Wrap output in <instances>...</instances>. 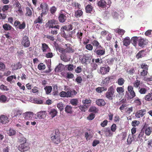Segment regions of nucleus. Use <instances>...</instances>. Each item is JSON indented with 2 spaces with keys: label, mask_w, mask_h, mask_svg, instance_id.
Listing matches in <instances>:
<instances>
[{
  "label": "nucleus",
  "mask_w": 152,
  "mask_h": 152,
  "mask_svg": "<svg viewBox=\"0 0 152 152\" xmlns=\"http://www.w3.org/2000/svg\"><path fill=\"white\" fill-rule=\"evenodd\" d=\"M141 84H142V82H141L139 80H137L133 83V85L134 87L136 88H139V89H140V86Z\"/></svg>",
  "instance_id": "nucleus-32"
},
{
  "label": "nucleus",
  "mask_w": 152,
  "mask_h": 152,
  "mask_svg": "<svg viewBox=\"0 0 152 152\" xmlns=\"http://www.w3.org/2000/svg\"><path fill=\"white\" fill-rule=\"evenodd\" d=\"M138 40V38L137 37H132L131 40L132 43L134 46H136Z\"/></svg>",
  "instance_id": "nucleus-42"
},
{
  "label": "nucleus",
  "mask_w": 152,
  "mask_h": 152,
  "mask_svg": "<svg viewBox=\"0 0 152 152\" xmlns=\"http://www.w3.org/2000/svg\"><path fill=\"white\" fill-rule=\"evenodd\" d=\"M21 44L25 48L28 47L29 46L30 43L28 36H25L23 37Z\"/></svg>",
  "instance_id": "nucleus-11"
},
{
  "label": "nucleus",
  "mask_w": 152,
  "mask_h": 152,
  "mask_svg": "<svg viewBox=\"0 0 152 152\" xmlns=\"http://www.w3.org/2000/svg\"><path fill=\"white\" fill-rule=\"evenodd\" d=\"M66 18V14L60 13L58 17L59 21L61 23H64Z\"/></svg>",
  "instance_id": "nucleus-23"
},
{
  "label": "nucleus",
  "mask_w": 152,
  "mask_h": 152,
  "mask_svg": "<svg viewBox=\"0 0 152 152\" xmlns=\"http://www.w3.org/2000/svg\"><path fill=\"white\" fill-rule=\"evenodd\" d=\"M97 4L99 7L106 9V8L108 9L110 7L111 2L110 0L106 2L104 0H100L98 1Z\"/></svg>",
  "instance_id": "nucleus-5"
},
{
  "label": "nucleus",
  "mask_w": 152,
  "mask_h": 152,
  "mask_svg": "<svg viewBox=\"0 0 152 152\" xmlns=\"http://www.w3.org/2000/svg\"><path fill=\"white\" fill-rule=\"evenodd\" d=\"M138 45L141 48H143L148 44V40L145 38H141L138 40Z\"/></svg>",
  "instance_id": "nucleus-13"
},
{
  "label": "nucleus",
  "mask_w": 152,
  "mask_h": 152,
  "mask_svg": "<svg viewBox=\"0 0 152 152\" xmlns=\"http://www.w3.org/2000/svg\"><path fill=\"white\" fill-rule=\"evenodd\" d=\"M73 28V25L72 24H69L67 25V26H65L64 27H62L61 29H67V30L71 31L72 30Z\"/></svg>",
  "instance_id": "nucleus-55"
},
{
  "label": "nucleus",
  "mask_w": 152,
  "mask_h": 152,
  "mask_svg": "<svg viewBox=\"0 0 152 152\" xmlns=\"http://www.w3.org/2000/svg\"><path fill=\"white\" fill-rule=\"evenodd\" d=\"M142 129L144 130L146 135L149 136L152 132V127L148 126V125L145 123L143 126Z\"/></svg>",
  "instance_id": "nucleus-10"
},
{
  "label": "nucleus",
  "mask_w": 152,
  "mask_h": 152,
  "mask_svg": "<svg viewBox=\"0 0 152 152\" xmlns=\"http://www.w3.org/2000/svg\"><path fill=\"white\" fill-rule=\"evenodd\" d=\"M145 54V51L141 50L136 55V58L137 59L142 58L144 57Z\"/></svg>",
  "instance_id": "nucleus-28"
},
{
  "label": "nucleus",
  "mask_w": 152,
  "mask_h": 152,
  "mask_svg": "<svg viewBox=\"0 0 152 152\" xmlns=\"http://www.w3.org/2000/svg\"><path fill=\"white\" fill-rule=\"evenodd\" d=\"M91 44L93 46L95 47L96 48L101 46L99 42L96 40H93L91 42Z\"/></svg>",
  "instance_id": "nucleus-36"
},
{
  "label": "nucleus",
  "mask_w": 152,
  "mask_h": 152,
  "mask_svg": "<svg viewBox=\"0 0 152 152\" xmlns=\"http://www.w3.org/2000/svg\"><path fill=\"white\" fill-rule=\"evenodd\" d=\"M41 50L43 52L45 53L47 52L50 51V49L48 45L45 43L42 44Z\"/></svg>",
  "instance_id": "nucleus-22"
},
{
  "label": "nucleus",
  "mask_w": 152,
  "mask_h": 152,
  "mask_svg": "<svg viewBox=\"0 0 152 152\" xmlns=\"http://www.w3.org/2000/svg\"><path fill=\"white\" fill-rule=\"evenodd\" d=\"M9 121L8 117L6 115H1L0 116V122L2 124H5Z\"/></svg>",
  "instance_id": "nucleus-18"
},
{
  "label": "nucleus",
  "mask_w": 152,
  "mask_h": 152,
  "mask_svg": "<svg viewBox=\"0 0 152 152\" xmlns=\"http://www.w3.org/2000/svg\"><path fill=\"white\" fill-rule=\"evenodd\" d=\"M127 90L128 91H126L125 96L128 100L131 99L136 96V94L133 90V87L132 86H128Z\"/></svg>",
  "instance_id": "nucleus-3"
},
{
  "label": "nucleus",
  "mask_w": 152,
  "mask_h": 152,
  "mask_svg": "<svg viewBox=\"0 0 152 152\" xmlns=\"http://www.w3.org/2000/svg\"><path fill=\"white\" fill-rule=\"evenodd\" d=\"M85 10L87 13H90L92 11V7L91 5L88 4L86 7Z\"/></svg>",
  "instance_id": "nucleus-41"
},
{
  "label": "nucleus",
  "mask_w": 152,
  "mask_h": 152,
  "mask_svg": "<svg viewBox=\"0 0 152 152\" xmlns=\"http://www.w3.org/2000/svg\"><path fill=\"white\" fill-rule=\"evenodd\" d=\"M57 21L54 19L49 20L47 23V27L49 28H53L54 27V25L57 24Z\"/></svg>",
  "instance_id": "nucleus-20"
},
{
  "label": "nucleus",
  "mask_w": 152,
  "mask_h": 152,
  "mask_svg": "<svg viewBox=\"0 0 152 152\" xmlns=\"http://www.w3.org/2000/svg\"><path fill=\"white\" fill-rule=\"evenodd\" d=\"M65 45L66 48L64 49L59 46L57 44H55V45L56 50H58L60 53H73L75 51V50L70 44H66Z\"/></svg>",
  "instance_id": "nucleus-1"
},
{
  "label": "nucleus",
  "mask_w": 152,
  "mask_h": 152,
  "mask_svg": "<svg viewBox=\"0 0 152 152\" xmlns=\"http://www.w3.org/2000/svg\"><path fill=\"white\" fill-rule=\"evenodd\" d=\"M70 102L72 105L76 106L78 104V102L77 99H71Z\"/></svg>",
  "instance_id": "nucleus-48"
},
{
  "label": "nucleus",
  "mask_w": 152,
  "mask_h": 152,
  "mask_svg": "<svg viewBox=\"0 0 152 152\" xmlns=\"http://www.w3.org/2000/svg\"><path fill=\"white\" fill-rule=\"evenodd\" d=\"M0 89L4 91H8L9 90V88L7 86H6L3 84H1L0 86Z\"/></svg>",
  "instance_id": "nucleus-59"
},
{
  "label": "nucleus",
  "mask_w": 152,
  "mask_h": 152,
  "mask_svg": "<svg viewBox=\"0 0 152 152\" xmlns=\"http://www.w3.org/2000/svg\"><path fill=\"white\" fill-rule=\"evenodd\" d=\"M94 52L96 55L99 57L104 55L105 53V49L102 46L95 48Z\"/></svg>",
  "instance_id": "nucleus-6"
},
{
  "label": "nucleus",
  "mask_w": 152,
  "mask_h": 152,
  "mask_svg": "<svg viewBox=\"0 0 152 152\" xmlns=\"http://www.w3.org/2000/svg\"><path fill=\"white\" fill-rule=\"evenodd\" d=\"M57 106L58 108L61 111H62L64 110V104L62 102H59L57 104Z\"/></svg>",
  "instance_id": "nucleus-49"
},
{
  "label": "nucleus",
  "mask_w": 152,
  "mask_h": 152,
  "mask_svg": "<svg viewBox=\"0 0 152 152\" xmlns=\"http://www.w3.org/2000/svg\"><path fill=\"white\" fill-rule=\"evenodd\" d=\"M42 16H41H41H39L37 18L35 19L34 21V23L35 24L37 23H42L43 21Z\"/></svg>",
  "instance_id": "nucleus-46"
},
{
  "label": "nucleus",
  "mask_w": 152,
  "mask_h": 152,
  "mask_svg": "<svg viewBox=\"0 0 152 152\" xmlns=\"http://www.w3.org/2000/svg\"><path fill=\"white\" fill-rule=\"evenodd\" d=\"M85 48L89 51H92L93 49V46L91 44H88L86 45Z\"/></svg>",
  "instance_id": "nucleus-58"
},
{
  "label": "nucleus",
  "mask_w": 152,
  "mask_h": 152,
  "mask_svg": "<svg viewBox=\"0 0 152 152\" xmlns=\"http://www.w3.org/2000/svg\"><path fill=\"white\" fill-rule=\"evenodd\" d=\"M107 88L105 87H98L96 88V91L98 93L101 94L103 91H107Z\"/></svg>",
  "instance_id": "nucleus-31"
},
{
  "label": "nucleus",
  "mask_w": 152,
  "mask_h": 152,
  "mask_svg": "<svg viewBox=\"0 0 152 152\" xmlns=\"http://www.w3.org/2000/svg\"><path fill=\"white\" fill-rule=\"evenodd\" d=\"M139 89V92L141 94H145L146 93L147 91V89L145 88H140Z\"/></svg>",
  "instance_id": "nucleus-50"
},
{
  "label": "nucleus",
  "mask_w": 152,
  "mask_h": 152,
  "mask_svg": "<svg viewBox=\"0 0 152 152\" xmlns=\"http://www.w3.org/2000/svg\"><path fill=\"white\" fill-rule=\"evenodd\" d=\"M14 25L16 27L20 29H24L26 27L25 23L24 22H23L22 24H20L19 21L15 20L14 22Z\"/></svg>",
  "instance_id": "nucleus-17"
},
{
  "label": "nucleus",
  "mask_w": 152,
  "mask_h": 152,
  "mask_svg": "<svg viewBox=\"0 0 152 152\" xmlns=\"http://www.w3.org/2000/svg\"><path fill=\"white\" fill-rule=\"evenodd\" d=\"M140 123V122L139 121L134 120L132 122V125L133 126L136 127L138 126Z\"/></svg>",
  "instance_id": "nucleus-62"
},
{
  "label": "nucleus",
  "mask_w": 152,
  "mask_h": 152,
  "mask_svg": "<svg viewBox=\"0 0 152 152\" xmlns=\"http://www.w3.org/2000/svg\"><path fill=\"white\" fill-rule=\"evenodd\" d=\"M134 103L136 104V105L137 106L140 105L141 104L140 100L138 97L136 98L135 99L134 101Z\"/></svg>",
  "instance_id": "nucleus-53"
},
{
  "label": "nucleus",
  "mask_w": 152,
  "mask_h": 152,
  "mask_svg": "<svg viewBox=\"0 0 152 152\" xmlns=\"http://www.w3.org/2000/svg\"><path fill=\"white\" fill-rule=\"evenodd\" d=\"M59 28L60 26L59 25H55L53 27L50 28L49 31V33L53 35H56L58 34V31Z\"/></svg>",
  "instance_id": "nucleus-15"
},
{
  "label": "nucleus",
  "mask_w": 152,
  "mask_h": 152,
  "mask_svg": "<svg viewBox=\"0 0 152 152\" xmlns=\"http://www.w3.org/2000/svg\"><path fill=\"white\" fill-rule=\"evenodd\" d=\"M33 113L31 112H28L24 114V116L26 119H30L33 117Z\"/></svg>",
  "instance_id": "nucleus-27"
},
{
  "label": "nucleus",
  "mask_w": 152,
  "mask_h": 152,
  "mask_svg": "<svg viewBox=\"0 0 152 152\" xmlns=\"http://www.w3.org/2000/svg\"><path fill=\"white\" fill-rule=\"evenodd\" d=\"M83 15V12L81 10H77L75 12V16L77 18L81 17Z\"/></svg>",
  "instance_id": "nucleus-35"
},
{
  "label": "nucleus",
  "mask_w": 152,
  "mask_h": 152,
  "mask_svg": "<svg viewBox=\"0 0 152 152\" xmlns=\"http://www.w3.org/2000/svg\"><path fill=\"white\" fill-rule=\"evenodd\" d=\"M143 80L147 82L152 81V76L147 77H144Z\"/></svg>",
  "instance_id": "nucleus-64"
},
{
  "label": "nucleus",
  "mask_w": 152,
  "mask_h": 152,
  "mask_svg": "<svg viewBox=\"0 0 152 152\" xmlns=\"http://www.w3.org/2000/svg\"><path fill=\"white\" fill-rule=\"evenodd\" d=\"M102 131L106 137H112L113 134V133L111 131L110 128L109 127L104 128Z\"/></svg>",
  "instance_id": "nucleus-12"
},
{
  "label": "nucleus",
  "mask_w": 152,
  "mask_h": 152,
  "mask_svg": "<svg viewBox=\"0 0 152 152\" xmlns=\"http://www.w3.org/2000/svg\"><path fill=\"white\" fill-rule=\"evenodd\" d=\"M135 136V135H131L129 134L128 135V138L127 139V142L128 144H130L134 140V137Z\"/></svg>",
  "instance_id": "nucleus-39"
},
{
  "label": "nucleus",
  "mask_w": 152,
  "mask_h": 152,
  "mask_svg": "<svg viewBox=\"0 0 152 152\" xmlns=\"http://www.w3.org/2000/svg\"><path fill=\"white\" fill-rule=\"evenodd\" d=\"M26 16H30L32 14V12L31 9L29 7H26Z\"/></svg>",
  "instance_id": "nucleus-44"
},
{
  "label": "nucleus",
  "mask_w": 152,
  "mask_h": 152,
  "mask_svg": "<svg viewBox=\"0 0 152 152\" xmlns=\"http://www.w3.org/2000/svg\"><path fill=\"white\" fill-rule=\"evenodd\" d=\"M125 80L122 78H119L117 82V83L119 85L122 86L124 83Z\"/></svg>",
  "instance_id": "nucleus-52"
},
{
  "label": "nucleus",
  "mask_w": 152,
  "mask_h": 152,
  "mask_svg": "<svg viewBox=\"0 0 152 152\" xmlns=\"http://www.w3.org/2000/svg\"><path fill=\"white\" fill-rule=\"evenodd\" d=\"M69 36L72 37H74L76 36L75 29H74L73 31L69 32Z\"/></svg>",
  "instance_id": "nucleus-60"
},
{
  "label": "nucleus",
  "mask_w": 152,
  "mask_h": 152,
  "mask_svg": "<svg viewBox=\"0 0 152 152\" xmlns=\"http://www.w3.org/2000/svg\"><path fill=\"white\" fill-rule=\"evenodd\" d=\"M46 94L48 95L50 93L52 90V87L50 86H46L44 88Z\"/></svg>",
  "instance_id": "nucleus-33"
},
{
  "label": "nucleus",
  "mask_w": 152,
  "mask_h": 152,
  "mask_svg": "<svg viewBox=\"0 0 152 152\" xmlns=\"http://www.w3.org/2000/svg\"><path fill=\"white\" fill-rule=\"evenodd\" d=\"M40 9L42 10L41 14V16L46 15L48 10V5L45 3H42L40 5Z\"/></svg>",
  "instance_id": "nucleus-9"
},
{
  "label": "nucleus",
  "mask_w": 152,
  "mask_h": 152,
  "mask_svg": "<svg viewBox=\"0 0 152 152\" xmlns=\"http://www.w3.org/2000/svg\"><path fill=\"white\" fill-rule=\"evenodd\" d=\"M47 114L45 111H41L36 114V118L39 119L44 118L46 117Z\"/></svg>",
  "instance_id": "nucleus-16"
},
{
  "label": "nucleus",
  "mask_w": 152,
  "mask_h": 152,
  "mask_svg": "<svg viewBox=\"0 0 152 152\" xmlns=\"http://www.w3.org/2000/svg\"><path fill=\"white\" fill-rule=\"evenodd\" d=\"M96 104L99 106H103L106 104L105 101L102 99H98L96 101Z\"/></svg>",
  "instance_id": "nucleus-24"
},
{
  "label": "nucleus",
  "mask_w": 152,
  "mask_h": 152,
  "mask_svg": "<svg viewBox=\"0 0 152 152\" xmlns=\"http://www.w3.org/2000/svg\"><path fill=\"white\" fill-rule=\"evenodd\" d=\"M3 28L5 31L10 30L12 28V26L8 23H5L3 25Z\"/></svg>",
  "instance_id": "nucleus-38"
},
{
  "label": "nucleus",
  "mask_w": 152,
  "mask_h": 152,
  "mask_svg": "<svg viewBox=\"0 0 152 152\" xmlns=\"http://www.w3.org/2000/svg\"><path fill=\"white\" fill-rule=\"evenodd\" d=\"M114 31L118 33L119 35H123L125 31L123 29L117 28L114 29Z\"/></svg>",
  "instance_id": "nucleus-43"
},
{
  "label": "nucleus",
  "mask_w": 152,
  "mask_h": 152,
  "mask_svg": "<svg viewBox=\"0 0 152 152\" xmlns=\"http://www.w3.org/2000/svg\"><path fill=\"white\" fill-rule=\"evenodd\" d=\"M29 144L28 142H24L19 145L18 149L21 152H25L29 149Z\"/></svg>",
  "instance_id": "nucleus-8"
},
{
  "label": "nucleus",
  "mask_w": 152,
  "mask_h": 152,
  "mask_svg": "<svg viewBox=\"0 0 152 152\" xmlns=\"http://www.w3.org/2000/svg\"><path fill=\"white\" fill-rule=\"evenodd\" d=\"M60 133L58 129H56L54 133H53L51 137L52 142L56 144H58L61 142Z\"/></svg>",
  "instance_id": "nucleus-2"
},
{
  "label": "nucleus",
  "mask_w": 152,
  "mask_h": 152,
  "mask_svg": "<svg viewBox=\"0 0 152 152\" xmlns=\"http://www.w3.org/2000/svg\"><path fill=\"white\" fill-rule=\"evenodd\" d=\"M16 131L13 129H10L9 131L8 134L9 136H13L16 134Z\"/></svg>",
  "instance_id": "nucleus-57"
},
{
  "label": "nucleus",
  "mask_w": 152,
  "mask_h": 152,
  "mask_svg": "<svg viewBox=\"0 0 152 152\" xmlns=\"http://www.w3.org/2000/svg\"><path fill=\"white\" fill-rule=\"evenodd\" d=\"M18 141L19 142L21 143L24 142H27L26 138L23 137H20V138H19Z\"/></svg>",
  "instance_id": "nucleus-61"
},
{
  "label": "nucleus",
  "mask_w": 152,
  "mask_h": 152,
  "mask_svg": "<svg viewBox=\"0 0 152 152\" xmlns=\"http://www.w3.org/2000/svg\"><path fill=\"white\" fill-rule=\"evenodd\" d=\"M80 60L81 61V63L83 64H86V62L89 60V57L86 55H84L82 57H80Z\"/></svg>",
  "instance_id": "nucleus-26"
},
{
  "label": "nucleus",
  "mask_w": 152,
  "mask_h": 152,
  "mask_svg": "<svg viewBox=\"0 0 152 152\" xmlns=\"http://www.w3.org/2000/svg\"><path fill=\"white\" fill-rule=\"evenodd\" d=\"M85 137L87 141L90 140L93 137V135L91 134H88V132H86L85 133Z\"/></svg>",
  "instance_id": "nucleus-47"
},
{
  "label": "nucleus",
  "mask_w": 152,
  "mask_h": 152,
  "mask_svg": "<svg viewBox=\"0 0 152 152\" xmlns=\"http://www.w3.org/2000/svg\"><path fill=\"white\" fill-rule=\"evenodd\" d=\"M144 99L146 101L150 102L152 100V93H148L145 96Z\"/></svg>",
  "instance_id": "nucleus-29"
},
{
  "label": "nucleus",
  "mask_w": 152,
  "mask_h": 152,
  "mask_svg": "<svg viewBox=\"0 0 152 152\" xmlns=\"http://www.w3.org/2000/svg\"><path fill=\"white\" fill-rule=\"evenodd\" d=\"M7 99V98L4 95H1L0 96V102L2 103H5L6 102Z\"/></svg>",
  "instance_id": "nucleus-40"
},
{
  "label": "nucleus",
  "mask_w": 152,
  "mask_h": 152,
  "mask_svg": "<svg viewBox=\"0 0 152 152\" xmlns=\"http://www.w3.org/2000/svg\"><path fill=\"white\" fill-rule=\"evenodd\" d=\"M57 112L55 109H51L49 114L52 118H53L57 115Z\"/></svg>",
  "instance_id": "nucleus-34"
},
{
  "label": "nucleus",
  "mask_w": 152,
  "mask_h": 152,
  "mask_svg": "<svg viewBox=\"0 0 152 152\" xmlns=\"http://www.w3.org/2000/svg\"><path fill=\"white\" fill-rule=\"evenodd\" d=\"M22 113V112L20 110H14L12 111L11 115L12 117H16L18 115H20Z\"/></svg>",
  "instance_id": "nucleus-30"
},
{
  "label": "nucleus",
  "mask_w": 152,
  "mask_h": 152,
  "mask_svg": "<svg viewBox=\"0 0 152 152\" xmlns=\"http://www.w3.org/2000/svg\"><path fill=\"white\" fill-rule=\"evenodd\" d=\"M62 54L60 55V58L61 60L64 62H67L70 60V58L67 56L66 53H61Z\"/></svg>",
  "instance_id": "nucleus-19"
},
{
  "label": "nucleus",
  "mask_w": 152,
  "mask_h": 152,
  "mask_svg": "<svg viewBox=\"0 0 152 152\" xmlns=\"http://www.w3.org/2000/svg\"><path fill=\"white\" fill-rule=\"evenodd\" d=\"M117 129V126L116 124H113L110 127V130L113 132H115Z\"/></svg>",
  "instance_id": "nucleus-63"
},
{
  "label": "nucleus",
  "mask_w": 152,
  "mask_h": 152,
  "mask_svg": "<svg viewBox=\"0 0 152 152\" xmlns=\"http://www.w3.org/2000/svg\"><path fill=\"white\" fill-rule=\"evenodd\" d=\"M65 111L67 113L71 114L73 112L72 107L71 105H67L65 108Z\"/></svg>",
  "instance_id": "nucleus-25"
},
{
  "label": "nucleus",
  "mask_w": 152,
  "mask_h": 152,
  "mask_svg": "<svg viewBox=\"0 0 152 152\" xmlns=\"http://www.w3.org/2000/svg\"><path fill=\"white\" fill-rule=\"evenodd\" d=\"M140 66V68L142 69L140 72V75L143 77L146 76L148 74L149 66L145 63H142Z\"/></svg>",
  "instance_id": "nucleus-7"
},
{
  "label": "nucleus",
  "mask_w": 152,
  "mask_h": 152,
  "mask_svg": "<svg viewBox=\"0 0 152 152\" xmlns=\"http://www.w3.org/2000/svg\"><path fill=\"white\" fill-rule=\"evenodd\" d=\"M115 91L113 86H112L109 87L107 91L105 94L106 98L109 100H112L115 97L114 93Z\"/></svg>",
  "instance_id": "nucleus-4"
},
{
  "label": "nucleus",
  "mask_w": 152,
  "mask_h": 152,
  "mask_svg": "<svg viewBox=\"0 0 152 152\" xmlns=\"http://www.w3.org/2000/svg\"><path fill=\"white\" fill-rule=\"evenodd\" d=\"M89 111L91 112L96 113L98 112L99 110L97 108L94 106H92L90 108Z\"/></svg>",
  "instance_id": "nucleus-45"
},
{
  "label": "nucleus",
  "mask_w": 152,
  "mask_h": 152,
  "mask_svg": "<svg viewBox=\"0 0 152 152\" xmlns=\"http://www.w3.org/2000/svg\"><path fill=\"white\" fill-rule=\"evenodd\" d=\"M145 132L142 128L140 131V132L138 135V137L139 138H141L142 137L144 138L145 137Z\"/></svg>",
  "instance_id": "nucleus-56"
},
{
  "label": "nucleus",
  "mask_w": 152,
  "mask_h": 152,
  "mask_svg": "<svg viewBox=\"0 0 152 152\" xmlns=\"http://www.w3.org/2000/svg\"><path fill=\"white\" fill-rule=\"evenodd\" d=\"M123 43L124 45L126 46H128L130 43V40L129 38L128 37H126L124 39Z\"/></svg>",
  "instance_id": "nucleus-37"
},
{
  "label": "nucleus",
  "mask_w": 152,
  "mask_h": 152,
  "mask_svg": "<svg viewBox=\"0 0 152 152\" xmlns=\"http://www.w3.org/2000/svg\"><path fill=\"white\" fill-rule=\"evenodd\" d=\"M146 109H143L137 110L135 113V116L137 118H140L144 116L146 114Z\"/></svg>",
  "instance_id": "nucleus-14"
},
{
  "label": "nucleus",
  "mask_w": 152,
  "mask_h": 152,
  "mask_svg": "<svg viewBox=\"0 0 152 152\" xmlns=\"http://www.w3.org/2000/svg\"><path fill=\"white\" fill-rule=\"evenodd\" d=\"M110 68L109 66L101 67L100 72L102 75H104L109 72Z\"/></svg>",
  "instance_id": "nucleus-21"
},
{
  "label": "nucleus",
  "mask_w": 152,
  "mask_h": 152,
  "mask_svg": "<svg viewBox=\"0 0 152 152\" xmlns=\"http://www.w3.org/2000/svg\"><path fill=\"white\" fill-rule=\"evenodd\" d=\"M116 90L117 92L119 94L123 93L124 92V86L118 87Z\"/></svg>",
  "instance_id": "nucleus-54"
},
{
  "label": "nucleus",
  "mask_w": 152,
  "mask_h": 152,
  "mask_svg": "<svg viewBox=\"0 0 152 152\" xmlns=\"http://www.w3.org/2000/svg\"><path fill=\"white\" fill-rule=\"evenodd\" d=\"M46 68V66L43 63H40L38 65V68L40 70L45 69Z\"/></svg>",
  "instance_id": "nucleus-51"
}]
</instances>
